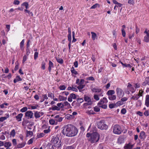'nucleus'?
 Here are the masks:
<instances>
[{
  "label": "nucleus",
  "mask_w": 149,
  "mask_h": 149,
  "mask_svg": "<svg viewBox=\"0 0 149 149\" xmlns=\"http://www.w3.org/2000/svg\"><path fill=\"white\" fill-rule=\"evenodd\" d=\"M86 136L88 138V141L92 143L98 142L100 139L99 134L96 132L92 133H87Z\"/></svg>",
  "instance_id": "obj_2"
},
{
  "label": "nucleus",
  "mask_w": 149,
  "mask_h": 149,
  "mask_svg": "<svg viewBox=\"0 0 149 149\" xmlns=\"http://www.w3.org/2000/svg\"><path fill=\"white\" fill-rule=\"evenodd\" d=\"M91 90L92 92H96V93H100L101 92V94H103V91L100 88H99L98 87H94V88H91Z\"/></svg>",
  "instance_id": "obj_10"
},
{
  "label": "nucleus",
  "mask_w": 149,
  "mask_h": 149,
  "mask_svg": "<svg viewBox=\"0 0 149 149\" xmlns=\"http://www.w3.org/2000/svg\"><path fill=\"white\" fill-rule=\"evenodd\" d=\"M134 145V144H132L130 142L125 144L124 147V149H132Z\"/></svg>",
  "instance_id": "obj_12"
},
{
  "label": "nucleus",
  "mask_w": 149,
  "mask_h": 149,
  "mask_svg": "<svg viewBox=\"0 0 149 149\" xmlns=\"http://www.w3.org/2000/svg\"><path fill=\"white\" fill-rule=\"evenodd\" d=\"M57 106L60 108H63V103L61 102L58 103L57 104Z\"/></svg>",
  "instance_id": "obj_47"
},
{
  "label": "nucleus",
  "mask_w": 149,
  "mask_h": 149,
  "mask_svg": "<svg viewBox=\"0 0 149 149\" xmlns=\"http://www.w3.org/2000/svg\"><path fill=\"white\" fill-rule=\"evenodd\" d=\"M54 119L56 122H57V124L58 122H60L63 120V118L61 117H60L59 115H56L54 117Z\"/></svg>",
  "instance_id": "obj_16"
},
{
  "label": "nucleus",
  "mask_w": 149,
  "mask_h": 149,
  "mask_svg": "<svg viewBox=\"0 0 149 149\" xmlns=\"http://www.w3.org/2000/svg\"><path fill=\"white\" fill-rule=\"evenodd\" d=\"M76 97V95L74 93H71L68 96V100L69 102H71L72 101V99H75Z\"/></svg>",
  "instance_id": "obj_11"
},
{
  "label": "nucleus",
  "mask_w": 149,
  "mask_h": 149,
  "mask_svg": "<svg viewBox=\"0 0 149 149\" xmlns=\"http://www.w3.org/2000/svg\"><path fill=\"white\" fill-rule=\"evenodd\" d=\"M24 43V40L23 39L20 42V47L21 49L22 50L24 49L23 47Z\"/></svg>",
  "instance_id": "obj_35"
},
{
  "label": "nucleus",
  "mask_w": 149,
  "mask_h": 149,
  "mask_svg": "<svg viewBox=\"0 0 149 149\" xmlns=\"http://www.w3.org/2000/svg\"><path fill=\"white\" fill-rule=\"evenodd\" d=\"M56 59L57 62L60 64H62L63 63V60L61 58H56Z\"/></svg>",
  "instance_id": "obj_37"
},
{
  "label": "nucleus",
  "mask_w": 149,
  "mask_h": 149,
  "mask_svg": "<svg viewBox=\"0 0 149 149\" xmlns=\"http://www.w3.org/2000/svg\"><path fill=\"white\" fill-rule=\"evenodd\" d=\"M77 129L74 126L71 125H68L63 127L62 131L63 134L69 137L74 136L77 134Z\"/></svg>",
  "instance_id": "obj_1"
},
{
  "label": "nucleus",
  "mask_w": 149,
  "mask_h": 149,
  "mask_svg": "<svg viewBox=\"0 0 149 149\" xmlns=\"http://www.w3.org/2000/svg\"><path fill=\"white\" fill-rule=\"evenodd\" d=\"M143 91L141 89L139 90V93L137 95H138L140 96H142V93H143Z\"/></svg>",
  "instance_id": "obj_62"
},
{
  "label": "nucleus",
  "mask_w": 149,
  "mask_h": 149,
  "mask_svg": "<svg viewBox=\"0 0 149 149\" xmlns=\"http://www.w3.org/2000/svg\"><path fill=\"white\" fill-rule=\"evenodd\" d=\"M84 99L85 101L88 102L87 104H88L90 105L92 104V102L91 101V99L90 97L85 96L84 97Z\"/></svg>",
  "instance_id": "obj_14"
},
{
  "label": "nucleus",
  "mask_w": 149,
  "mask_h": 149,
  "mask_svg": "<svg viewBox=\"0 0 149 149\" xmlns=\"http://www.w3.org/2000/svg\"><path fill=\"white\" fill-rule=\"evenodd\" d=\"M71 71L72 74L76 75L78 74L77 72L76 71L74 67H72L71 69Z\"/></svg>",
  "instance_id": "obj_36"
},
{
  "label": "nucleus",
  "mask_w": 149,
  "mask_h": 149,
  "mask_svg": "<svg viewBox=\"0 0 149 149\" xmlns=\"http://www.w3.org/2000/svg\"><path fill=\"white\" fill-rule=\"evenodd\" d=\"M118 142L120 144H121L123 142V139L121 138H119L118 139Z\"/></svg>",
  "instance_id": "obj_59"
},
{
  "label": "nucleus",
  "mask_w": 149,
  "mask_h": 149,
  "mask_svg": "<svg viewBox=\"0 0 149 149\" xmlns=\"http://www.w3.org/2000/svg\"><path fill=\"white\" fill-rule=\"evenodd\" d=\"M94 110L95 111L97 112L100 111V109L99 107L96 106L94 108Z\"/></svg>",
  "instance_id": "obj_53"
},
{
  "label": "nucleus",
  "mask_w": 149,
  "mask_h": 149,
  "mask_svg": "<svg viewBox=\"0 0 149 149\" xmlns=\"http://www.w3.org/2000/svg\"><path fill=\"white\" fill-rule=\"evenodd\" d=\"M23 5L25 6L26 8V9L28 8L29 4L27 2H24L23 3Z\"/></svg>",
  "instance_id": "obj_61"
},
{
  "label": "nucleus",
  "mask_w": 149,
  "mask_h": 149,
  "mask_svg": "<svg viewBox=\"0 0 149 149\" xmlns=\"http://www.w3.org/2000/svg\"><path fill=\"white\" fill-rule=\"evenodd\" d=\"M44 135L45 134L43 133H40L37 135V137L38 138H40L43 137Z\"/></svg>",
  "instance_id": "obj_49"
},
{
  "label": "nucleus",
  "mask_w": 149,
  "mask_h": 149,
  "mask_svg": "<svg viewBox=\"0 0 149 149\" xmlns=\"http://www.w3.org/2000/svg\"><path fill=\"white\" fill-rule=\"evenodd\" d=\"M60 94L63 95H65L66 96H67L69 94V93L67 91H64L61 93Z\"/></svg>",
  "instance_id": "obj_52"
},
{
  "label": "nucleus",
  "mask_w": 149,
  "mask_h": 149,
  "mask_svg": "<svg viewBox=\"0 0 149 149\" xmlns=\"http://www.w3.org/2000/svg\"><path fill=\"white\" fill-rule=\"evenodd\" d=\"M48 70L49 72L51 71V68L54 67V64L53 63L50 61H49V63Z\"/></svg>",
  "instance_id": "obj_27"
},
{
  "label": "nucleus",
  "mask_w": 149,
  "mask_h": 149,
  "mask_svg": "<svg viewBox=\"0 0 149 149\" xmlns=\"http://www.w3.org/2000/svg\"><path fill=\"white\" fill-rule=\"evenodd\" d=\"M93 97L94 99L97 101H98L100 100L99 95L97 94H94L93 96Z\"/></svg>",
  "instance_id": "obj_44"
},
{
  "label": "nucleus",
  "mask_w": 149,
  "mask_h": 149,
  "mask_svg": "<svg viewBox=\"0 0 149 149\" xmlns=\"http://www.w3.org/2000/svg\"><path fill=\"white\" fill-rule=\"evenodd\" d=\"M108 101L107 98L105 97H103L101 99L97 104L98 105L105 104L107 103Z\"/></svg>",
  "instance_id": "obj_9"
},
{
  "label": "nucleus",
  "mask_w": 149,
  "mask_h": 149,
  "mask_svg": "<svg viewBox=\"0 0 149 149\" xmlns=\"http://www.w3.org/2000/svg\"><path fill=\"white\" fill-rule=\"evenodd\" d=\"M115 93V91L113 90H111L108 91L107 93V94L108 95L109 97L111 95L114 94Z\"/></svg>",
  "instance_id": "obj_24"
},
{
  "label": "nucleus",
  "mask_w": 149,
  "mask_h": 149,
  "mask_svg": "<svg viewBox=\"0 0 149 149\" xmlns=\"http://www.w3.org/2000/svg\"><path fill=\"white\" fill-rule=\"evenodd\" d=\"M142 104L141 102V100H138L137 101L136 103V106L137 107H140Z\"/></svg>",
  "instance_id": "obj_41"
},
{
  "label": "nucleus",
  "mask_w": 149,
  "mask_h": 149,
  "mask_svg": "<svg viewBox=\"0 0 149 149\" xmlns=\"http://www.w3.org/2000/svg\"><path fill=\"white\" fill-rule=\"evenodd\" d=\"M113 131L114 134L119 135L122 132V129L120 125H115L113 127Z\"/></svg>",
  "instance_id": "obj_5"
},
{
  "label": "nucleus",
  "mask_w": 149,
  "mask_h": 149,
  "mask_svg": "<svg viewBox=\"0 0 149 149\" xmlns=\"http://www.w3.org/2000/svg\"><path fill=\"white\" fill-rule=\"evenodd\" d=\"M15 134V130L13 129L12 130L10 133V135L11 136L14 137Z\"/></svg>",
  "instance_id": "obj_39"
},
{
  "label": "nucleus",
  "mask_w": 149,
  "mask_h": 149,
  "mask_svg": "<svg viewBox=\"0 0 149 149\" xmlns=\"http://www.w3.org/2000/svg\"><path fill=\"white\" fill-rule=\"evenodd\" d=\"M91 38L93 40H95L97 39V37L95 33L93 32H91Z\"/></svg>",
  "instance_id": "obj_26"
},
{
  "label": "nucleus",
  "mask_w": 149,
  "mask_h": 149,
  "mask_svg": "<svg viewBox=\"0 0 149 149\" xmlns=\"http://www.w3.org/2000/svg\"><path fill=\"white\" fill-rule=\"evenodd\" d=\"M27 110V107H24L22 108L20 110V111L22 112H26Z\"/></svg>",
  "instance_id": "obj_51"
},
{
  "label": "nucleus",
  "mask_w": 149,
  "mask_h": 149,
  "mask_svg": "<svg viewBox=\"0 0 149 149\" xmlns=\"http://www.w3.org/2000/svg\"><path fill=\"white\" fill-rule=\"evenodd\" d=\"M26 143L25 141H23L22 142L18 144L17 145V148H22L24 147L26 145Z\"/></svg>",
  "instance_id": "obj_18"
},
{
  "label": "nucleus",
  "mask_w": 149,
  "mask_h": 149,
  "mask_svg": "<svg viewBox=\"0 0 149 149\" xmlns=\"http://www.w3.org/2000/svg\"><path fill=\"white\" fill-rule=\"evenodd\" d=\"M121 32L123 36V37H125L126 36V33L124 28H122L121 29Z\"/></svg>",
  "instance_id": "obj_48"
},
{
  "label": "nucleus",
  "mask_w": 149,
  "mask_h": 149,
  "mask_svg": "<svg viewBox=\"0 0 149 149\" xmlns=\"http://www.w3.org/2000/svg\"><path fill=\"white\" fill-rule=\"evenodd\" d=\"M147 85H149V77H146L144 80V81L142 84V85L143 86H145Z\"/></svg>",
  "instance_id": "obj_17"
},
{
  "label": "nucleus",
  "mask_w": 149,
  "mask_h": 149,
  "mask_svg": "<svg viewBox=\"0 0 149 149\" xmlns=\"http://www.w3.org/2000/svg\"><path fill=\"white\" fill-rule=\"evenodd\" d=\"M116 91L118 97L119 98L122 97L124 95V93L123 90L120 88H117Z\"/></svg>",
  "instance_id": "obj_6"
},
{
  "label": "nucleus",
  "mask_w": 149,
  "mask_h": 149,
  "mask_svg": "<svg viewBox=\"0 0 149 149\" xmlns=\"http://www.w3.org/2000/svg\"><path fill=\"white\" fill-rule=\"evenodd\" d=\"M145 104L147 107H149V95H147L146 97Z\"/></svg>",
  "instance_id": "obj_21"
},
{
  "label": "nucleus",
  "mask_w": 149,
  "mask_h": 149,
  "mask_svg": "<svg viewBox=\"0 0 149 149\" xmlns=\"http://www.w3.org/2000/svg\"><path fill=\"white\" fill-rule=\"evenodd\" d=\"M59 88L60 90H65L66 88V87L65 85H61L59 86Z\"/></svg>",
  "instance_id": "obj_46"
},
{
  "label": "nucleus",
  "mask_w": 149,
  "mask_h": 149,
  "mask_svg": "<svg viewBox=\"0 0 149 149\" xmlns=\"http://www.w3.org/2000/svg\"><path fill=\"white\" fill-rule=\"evenodd\" d=\"M128 3L130 4L133 5L134 4V0H128Z\"/></svg>",
  "instance_id": "obj_50"
},
{
  "label": "nucleus",
  "mask_w": 149,
  "mask_h": 149,
  "mask_svg": "<svg viewBox=\"0 0 149 149\" xmlns=\"http://www.w3.org/2000/svg\"><path fill=\"white\" fill-rule=\"evenodd\" d=\"M49 123L51 125H57V122H56L54 119H50L49 121Z\"/></svg>",
  "instance_id": "obj_31"
},
{
  "label": "nucleus",
  "mask_w": 149,
  "mask_h": 149,
  "mask_svg": "<svg viewBox=\"0 0 149 149\" xmlns=\"http://www.w3.org/2000/svg\"><path fill=\"white\" fill-rule=\"evenodd\" d=\"M100 107H101L102 108L106 109L107 108V105L105 104H102L101 105H98Z\"/></svg>",
  "instance_id": "obj_54"
},
{
  "label": "nucleus",
  "mask_w": 149,
  "mask_h": 149,
  "mask_svg": "<svg viewBox=\"0 0 149 149\" xmlns=\"http://www.w3.org/2000/svg\"><path fill=\"white\" fill-rule=\"evenodd\" d=\"M24 11L26 13H28L29 15H30L31 16H32L33 15V13L32 12H30V11L29 10L26 9H25L24 10Z\"/></svg>",
  "instance_id": "obj_42"
},
{
  "label": "nucleus",
  "mask_w": 149,
  "mask_h": 149,
  "mask_svg": "<svg viewBox=\"0 0 149 149\" xmlns=\"http://www.w3.org/2000/svg\"><path fill=\"white\" fill-rule=\"evenodd\" d=\"M23 116V114L20 113L16 117V120L18 121H20L22 120V118Z\"/></svg>",
  "instance_id": "obj_22"
},
{
  "label": "nucleus",
  "mask_w": 149,
  "mask_h": 149,
  "mask_svg": "<svg viewBox=\"0 0 149 149\" xmlns=\"http://www.w3.org/2000/svg\"><path fill=\"white\" fill-rule=\"evenodd\" d=\"M124 104L123 102L121 100L118 101L116 103V104L118 106Z\"/></svg>",
  "instance_id": "obj_43"
},
{
  "label": "nucleus",
  "mask_w": 149,
  "mask_h": 149,
  "mask_svg": "<svg viewBox=\"0 0 149 149\" xmlns=\"http://www.w3.org/2000/svg\"><path fill=\"white\" fill-rule=\"evenodd\" d=\"M65 107L66 109H68L72 108L70 104L67 101H65L63 103V107Z\"/></svg>",
  "instance_id": "obj_19"
},
{
  "label": "nucleus",
  "mask_w": 149,
  "mask_h": 149,
  "mask_svg": "<svg viewBox=\"0 0 149 149\" xmlns=\"http://www.w3.org/2000/svg\"><path fill=\"white\" fill-rule=\"evenodd\" d=\"M33 135V132L31 131L27 130L26 132V136L31 137Z\"/></svg>",
  "instance_id": "obj_25"
},
{
  "label": "nucleus",
  "mask_w": 149,
  "mask_h": 149,
  "mask_svg": "<svg viewBox=\"0 0 149 149\" xmlns=\"http://www.w3.org/2000/svg\"><path fill=\"white\" fill-rule=\"evenodd\" d=\"M97 127L101 130H106L108 128V126L105 124L104 121L101 120L97 123Z\"/></svg>",
  "instance_id": "obj_3"
},
{
  "label": "nucleus",
  "mask_w": 149,
  "mask_h": 149,
  "mask_svg": "<svg viewBox=\"0 0 149 149\" xmlns=\"http://www.w3.org/2000/svg\"><path fill=\"white\" fill-rule=\"evenodd\" d=\"M5 116L4 117L0 118V122H3L9 117V115L8 114H6Z\"/></svg>",
  "instance_id": "obj_20"
},
{
  "label": "nucleus",
  "mask_w": 149,
  "mask_h": 149,
  "mask_svg": "<svg viewBox=\"0 0 149 149\" xmlns=\"http://www.w3.org/2000/svg\"><path fill=\"white\" fill-rule=\"evenodd\" d=\"M44 113L42 112L36 111L34 113V116L35 118L36 119L39 118L42 116Z\"/></svg>",
  "instance_id": "obj_13"
},
{
  "label": "nucleus",
  "mask_w": 149,
  "mask_h": 149,
  "mask_svg": "<svg viewBox=\"0 0 149 149\" xmlns=\"http://www.w3.org/2000/svg\"><path fill=\"white\" fill-rule=\"evenodd\" d=\"M34 139V138L33 137L31 139L28 141L27 144L28 145H30L31 144L33 143V141Z\"/></svg>",
  "instance_id": "obj_40"
},
{
  "label": "nucleus",
  "mask_w": 149,
  "mask_h": 149,
  "mask_svg": "<svg viewBox=\"0 0 149 149\" xmlns=\"http://www.w3.org/2000/svg\"><path fill=\"white\" fill-rule=\"evenodd\" d=\"M120 62L123 67H129L130 68H131L132 67V66L130 64H126V63H123L121 62Z\"/></svg>",
  "instance_id": "obj_33"
},
{
  "label": "nucleus",
  "mask_w": 149,
  "mask_h": 149,
  "mask_svg": "<svg viewBox=\"0 0 149 149\" xmlns=\"http://www.w3.org/2000/svg\"><path fill=\"white\" fill-rule=\"evenodd\" d=\"M25 116L28 119L31 118L33 117V113L31 111H27L25 113Z\"/></svg>",
  "instance_id": "obj_8"
},
{
  "label": "nucleus",
  "mask_w": 149,
  "mask_h": 149,
  "mask_svg": "<svg viewBox=\"0 0 149 149\" xmlns=\"http://www.w3.org/2000/svg\"><path fill=\"white\" fill-rule=\"evenodd\" d=\"M52 147L54 146L58 148L61 146V141L57 137L53 138L52 140Z\"/></svg>",
  "instance_id": "obj_4"
},
{
  "label": "nucleus",
  "mask_w": 149,
  "mask_h": 149,
  "mask_svg": "<svg viewBox=\"0 0 149 149\" xmlns=\"http://www.w3.org/2000/svg\"><path fill=\"white\" fill-rule=\"evenodd\" d=\"M144 33L146 35L144 37L143 41L146 42H149V30H148L147 29H145Z\"/></svg>",
  "instance_id": "obj_7"
},
{
  "label": "nucleus",
  "mask_w": 149,
  "mask_h": 149,
  "mask_svg": "<svg viewBox=\"0 0 149 149\" xmlns=\"http://www.w3.org/2000/svg\"><path fill=\"white\" fill-rule=\"evenodd\" d=\"M58 99L60 101L66 100L67 98L66 97H64L62 95H59L58 96Z\"/></svg>",
  "instance_id": "obj_23"
},
{
  "label": "nucleus",
  "mask_w": 149,
  "mask_h": 149,
  "mask_svg": "<svg viewBox=\"0 0 149 149\" xmlns=\"http://www.w3.org/2000/svg\"><path fill=\"white\" fill-rule=\"evenodd\" d=\"M50 131V127H49L47 128V129L44 130L43 131V132L47 134Z\"/></svg>",
  "instance_id": "obj_45"
},
{
  "label": "nucleus",
  "mask_w": 149,
  "mask_h": 149,
  "mask_svg": "<svg viewBox=\"0 0 149 149\" xmlns=\"http://www.w3.org/2000/svg\"><path fill=\"white\" fill-rule=\"evenodd\" d=\"M48 96L49 97H50L51 98H53L54 97V95L53 94L51 93H48Z\"/></svg>",
  "instance_id": "obj_60"
},
{
  "label": "nucleus",
  "mask_w": 149,
  "mask_h": 149,
  "mask_svg": "<svg viewBox=\"0 0 149 149\" xmlns=\"http://www.w3.org/2000/svg\"><path fill=\"white\" fill-rule=\"evenodd\" d=\"M51 109L52 111H59L60 110V107H58L57 106H54L53 107H52Z\"/></svg>",
  "instance_id": "obj_32"
},
{
  "label": "nucleus",
  "mask_w": 149,
  "mask_h": 149,
  "mask_svg": "<svg viewBox=\"0 0 149 149\" xmlns=\"http://www.w3.org/2000/svg\"><path fill=\"white\" fill-rule=\"evenodd\" d=\"M86 80H88L94 81V78L93 77H90L86 78Z\"/></svg>",
  "instance_id": "obj_57"
},
{
  "label": "nucleus",
  "mask_w": 149,
  "mask_h": 149,
  "mask_svg": "<svg viewBox=\"0 0 149 149\" xmlns=\"http://www.w3.org/2000/svg\"><path fill=\"white\" fill-rule=\"evenodd\" d=\"M48 98L46 94L43 95H42V97L41 98V101H40V102H43L45 100H47Z\"/></svg>",
  "instance_id": "obj_29"
},
{
  "label": "nucleus",
  "mask_w": 149,
  "mask_h": 149,
  "mask_svg": "<svg viewBox=\"0 0 149 149\" xmlns=\"http://www.w3.org/2000/svg\"><path fill=\"white\" fill-rule=\"evenodd\" d=\"M127 112V111L125 109V108H123L122 109L121 111V113L122 114H125Z\"/></svg>",
  "instance_id": "obj_55"
},
{
  "label": "nucleus",
  "mask_w": 149,
  "mask_h": 149,
  "mask_svg": "<svg viewBox=\"0 0 149 149\" xmlns=\"http://www.w3.org/2000/svg\"><path fill=\"white\" fill-rule=\"evenodd\" d=\"M41 68L43 70L45 69V63L44 61H43L42 63Z\"/></svg>",
  "instance_id": "obj_56"
},
{
  "label": "nucleus",
  "mask_w": 149,
  "mask_h": 149,
  "mask_svg": "<svg viewBox=\"0 0 149 149\" xmlns=\"http://www.w3.org/2000/svg\"><path fill=\"white\" fill-rule=\"evenodd\" d=\"M130 91L132 92V93H133L135 91V89L133 87H131L129 88Z\"/></svg>",
  "instance_id": "obj_64"
},
{
  "label": "nucleus",
  "mask_w": 149,
  "mask_h": 149,
  "mask_svg": "<svg viewBox=\"0 0 149 149\" xmlns=\"http://www.w3.org/2000/svg\"><path fill=\"white\" fill-rule=\"evenodd\" d=\"M98 6H99V4L98 3H96L95 5L92 6L91 7V9H95Z\"/></svg>",
  "instance_id": "obj_58"
},
{
  "label": "nucleus",
  "mask_w": 149,
  "mask_h": 149,
  "mask_svg": "<svg viewBox=\"0 0 149 149\" xmlns=\"http://www.w3.org/2000/svg\"><path fill=\"white\" fill-rule=\"evenodd\" d=\"M86 113L87 114L89 115H91L92 114H93L95 113L93 111L91 110L87 111L86 112Z\"/></svg>",
  "instance_id": "obj_63"
},
{
  "label": "nucleus",
  "mask_w": 149,
  "mask_h": 149,
  "mask_svg": "<svg viewBox=\"0 0 149 149\" xmlns=\"http://www.w3.org/2000/svg\"><path fill=\"white\" fill-rule=\"evenodd\" d=\"M79 85L77 87L78 89L80 91V90H81L83 88L85 85H83V84H79Z\"/></svg>",
  "instance_id": "obj_38"
},
{
  "label": "nucleus",
  "mask_w": 149,
  "mask_h": 149,
  "mask_svg": "<svg viewBox=\"0 0 149 149\" xmlns=\"http://www.w3.org/2000/svg\"><path fill=\"white\" fill-rule=\"evenodd\" d=\"M108 99L110 100H114L116 99V96L115 95H112L108 97Z\"/></svg>",
  "instance_id": "obj_28"
},
{
  "label": "nucleus",
  "mask_w": 149,
  "mask_h": 149,
  "mask_svg": "<svg viewBox=\"0 0 149 149\" xmlns=\"http://www.w3.org/2000/svg\"><path fill=\"white\" fill-rule=\"evenodd\" d=\"M139 97V96L138 95H135L131 97V99L134 100H137Z\"/></svg>",
  "instance_id": "obj_34"
},
{
  "label": "nucleus",
  "mask_w": 149,
  "mask_h": 149,
  "mask_svg": "<svg viewBox=\"0 0 149 149\" xmlns=\"http://www.w3.org/2000/svg\"><path fill=\"white\" fill-rule=\"evenodd\" d=\"M139 136L141 139H144L146 137L145 133L143 131H141L140 133Z\"/></svg>",
  "instance_id": "obj_15"
},
{
  "label": "nucleus",
  "mask_w": 149,
  "mask_h": 149,
  "mask_svg": "<svg viewBox=\"0 0 149 149\" xmlns=\"http://www.w3.org/2000/svg\"><path fill=\"white\" fill-rule=\"evenodd\" d=\"M12 146L11 143L9 142H6L4 143V146L6 148H10Z\"/></svg>",
  "instance_id": "obj_30"
}]
</instances>
